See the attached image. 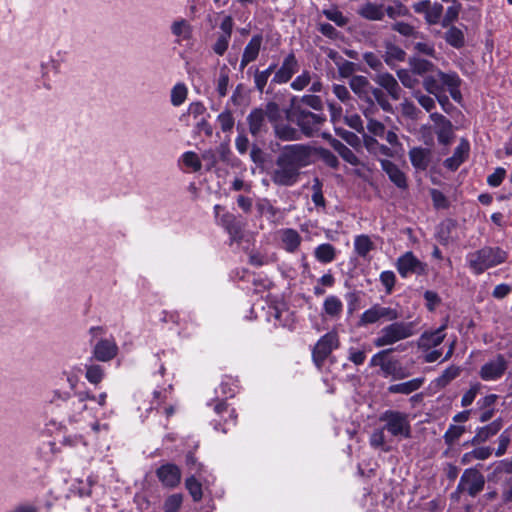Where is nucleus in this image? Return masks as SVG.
Segmentation results:
<instances>
[{"mask_svg": "<svg viewBox=\"0 0 512 512\" xmlns=\"http://www.w3.org/2000/svg\"><path fill=\"white\" fill-rule=\"evenodd\" d=\"M229 84V70L227 66H223L219 72V78L217 81V92L220 97H225L228 91Z\"/></svg>", "mask_w": 512, "mask_h": 512, "instance_id": "obj_60", "label": "nucleus"}, {"mask_svg": "<svg viewBox=\"0 0 512 512\" xmlns=\"http://www.w3.org/2000/svg\"><path fill=\"white\" fill-rule=\"evenodd\" d=\"M401 113L405 118H408L410 120H418L422 114L421 110L416 107V105L405 99L401 104Z\"/></svg>", "mask_w": 512, "mask_h": 512, "instance_id": "obj_51", "label": "nucleus"}, {"mask_svg": "<svg viewBox=\"0 0 512 512\" xmlns=\"http://www.w3.org/2000/svg\"><path fill=\"white\" fill-rule=\"evenodd\" d=\"M314 256L320 263H331L337 256V250L332 244L323 243L314 249Z\"/></svg>", "mask_w": 512, "mask_h": 512, "instance_id": "obj_31", "label": "nucleus"}, {"mask_svg": "<svg viewBox=\"0 0 512 512\" xmlns=\"http://www.w3.org/2000/svg\"><path fill=\"white\" fill-rule=\"evenodd\" d=\"M387 14V16L390 19H396L398 17H406L410 15V11L408 7H406L402 2L399 0H394V5H390L385 7L384 6V15Z\"/></svg>", "mask_w": 512, "mask_h": 512, "instance_id": "obj_41", "label": "nucleus"}, {"mask_svg": "<svg viewBox=\"0 0 512 512\" xmlns=\"http://www.w3.org/2000/svg\"><path fill=\"white\" fill-rule=\"evenodd\" d=\"M493 471L488 475V481L499 482L503 474H512V457L495 462Z\"/></svg>", "mask_w": 512, "mask_h": 512, "instance_id": "obj_30", "label": "nucleus"}, {"mask_svg": "<svg viewBox=\"0 0 512 512\" xmlns=\"http://www.w3.org/2000/svg\"><path fill=\"white\" fill-rule=\"evenodd\" d=\"M447 31L444 34V39L453 48L460 49L465 45L464 32L456 26L450 25L447 27Z\"/></svg>", "mask_w": 512, "mask_h": 512, "instance_id": "obj_32", "label": "nucleus"}, {"mask_svg": "<svg viewBox=\"0 0 512 512\" xmlns=\"http://www.w3.org/2000/svg\"><path fill=\"white\" fill-rule=\"evenodd\" d=\"M461 9L462 6L457 1L456 3H453V5L449 6L446 9V13L441 20L442 27H449L450 25H452V23L458 19Z\"/></svg>", "mask_w": 512, "mask_h": 512, "instance_id": "obj_49", "label": "nucleus"}, {"mask_svg": "<svg viewBox=\"0 0 512 512\" xmlns=\"http://www.w3.org/2000/svg\"><path fill=\"white\" fill-rule=\"evenodd\" d=\"M381 370L385 376H393L396 379L403 378L405 375L398 361L386 359Z\"/></svg>", "mask_w": 512, "mask_h": 512, "instance_id": "obj_45", "label": "nucleus"}, {"mask_svg": "<svg viewBox=\"0 0 512 512\" xmlns=\"http://www.w3.org/2000/svg\"><path fill=\"white\" fill-rule=\"evenodd\" d=\"M437 70L436 69L434 72L435 74L432 75H426L423 79V82H422V85L424 87V89L429 93V94H432V95H435L437 96V94L439 93H442L443 92V87H442V84H441V80H439V77L437 76Z\"/></svg>", "mask_w": 512, "mask_h": 512, "instance_id": "obj_39", "label": "nucleus"}, {"mask_svg": "<svg viewBox=\"0 0 512 512\" xmlns=\"http://www.w3.org/2000/svg\"><path fill=\"white\" fill-rule=\"evenodd\" d=\"M374 248V244L371 241L368 235H358L354 240V249L355 252L360 256L365 258L368 253Z\"/></svg>", "mask_w": 512, "mask_h": 512, "instance_id": "obj_38", "label": "nucleus"}, {"mask_svg": "<svg viewBox=\"0 0 512 512\" xmlns=\"http://www.w3.org/2000/svg\"><path fill=\"white\" fill-rule=\"evenodd\" d=\"M430 119L435 124V133L438 142L443 145L450 144L453 138V125L451 121L444 115L434 112L430 113Z\"/></svg>", "mask_w": 512, "mask_h": 512, "instance_id": "obj_13", "label": "nucleus"}, {"mask_svg": "<svg viewBox=\"0 0 512 512\" xmlns=\"http://www.w3.org/2000/svg\"><path fill=\"white\" fill-rule=\"evenodd\" d=\"M185 486L195 502L202 499V485L194 476L186 479Z\"/></svg>", "mask_w": 512, "mask_h": 512, "instance_id": "obj_54", "label": "nucleus"}, {"mask_svg": "<svg viewBox=\"0 0 512 512\" xmlns=\"http://www.w3.org/2000/svg\"><path fill=\"white\" fill-rule=\"evenodd\" d=\"M357 14L368 21H382L384 19V5L368 1L357 9Z\"/></svg>", "mask_w": 512, "mask_h": 512, "instance_id": "obj_25", "label": "nucleus"}, {"mask_svg": "<svg viewBox=\"0 0 512 512\" xmlns=\"http://www.w3.org/2000/svg\"><path fill=\"white\" fill-rule=\"evenodd\" d=\"M171 33L182 40H187L191 37L192 26L186 19L181 18L171 24Z\"/></svg>", "mask_w": 512, "mask_h": 512, "instance_id": "obj_36", "label": "nucleus"}, {"mask_svg": "<svg viewBox=\"0 0 512 512\" xmlns=\"http://www.w3.org/2000/svg\"><path fill=\"white\" fill-rule=\"evenodd\" d=\"M414 334V326L412 322L392 321L391 324L384 326L374 339L376 347H384L393 345L396 342L407 339Z\"/></svg>", "mask_w": 512, "mask_h": 512, "instance_id": "obj_5", "label": "nucleus"}, {"mask_svg": "<svg viewBox=\"0 0 512 512\" xmlns=\"http://www.w3.org/2000/svg\"><path fill=\"white\" fill-rule=\"evenodd\" d=\"M325 17L334 22L339 27H344L348 23V18L343 15L341 11L336 8L323 10Z\"/></svg>", "mask_w": 512, "mask_h": 512, "instance_id": "obj_59", "label": "nucleus"}, {"mask_svg": "<svg viewBox=\"0 0 512 512\" xmlns=\"http://www.w3.org/2000/svg\"><path fill=\"white\" fill-rule=\"evenodd\" d=\"M465 432V426L451 424L443 435L446 445L453 446Z\"/></svg>", "mask_w": 512, "mask_h": 512, "instance_id": "obj_42", "label": "nucleus"}, {"mask_svg": "<svg viewBox=\"0 0 512 512\" xmlns=\"http://www.w3.org/2000/svg\"><path fill=\"white\" fill-rule=\"evenodd\" d=\"M408 156L416 170L425 171L430 165L432 152L428 148L413 147L409 150Z\"/></svg>", "mask_w": 512, "mask_h": 512, "instance_id": "obj_20", "label": "nucleus"}, {"mask_svg": "<svg viewBox=\"0 0 512 512\" xmlns=\"http://www.w3.org/2000/svg\"><path fill=\"white\" fill-rule=\"evenodd\" d=\"M286 119L295 124L301 135L306 137H314L319 133L326 123L324 113H314L307 108L295 104V98L291 101V107L285 112Z\"/></svg>", "mask_w": 512, "mask_h": 512, "instance_id": "obj_2", "label": "nucleus"}, {"mask_svg": "<svg viewBox=\"0 0 512 512\" xmlns=\"http://www.w3.org/2000/svg\"><path fill=\"white\" fill-rule=\"evenodd\" d=\"M217 122L219 123L222 132L231 133L235 125V118L232 111L230 109L222 111L217 116Z\"/></svg>", "mask_w": 512, "mask_h": 512, "instance_id": "obj_43", "label": "nucleus"}, {"mask_svg": "<svg viewBox=\"0 0 512 512\" xmlns=\"http://www.w3.org/2000/svg\"><path fill=\"white\" fill-rule=\"evenodd\" d=\"M221 225L230 235L231 241L240 242L243 239L244 224L233 214L226 213L220 219Z\"/></svg>", "mask_w": 512, "mask_h": 512, "instance_id": "obj_19", "label": "nucleus"}, {"mask_svg": "<svg viewBox=\"0 0 512 512\" xmlns=\"http://www.w3.org/2000/svg\"><path fill=\"white\" fill-rule=\"evenodd\" d=\"M263 37L260 34L254 35L245 46L240 61V69L243 70L249 63L255 61L259 55Z\"/></svg>", "mask_w": 512, "mask_h": 512, "instance_id": "obj_21", "label": "nucleus"}, {"mask_svg": "<svg viewBox=\"0 0 512 512\" xmlns=\"http://www.w3.org/2000/svg\"><path fill=\"white\" fill-rule=\"evenodd\" d=\"M437 76L441 80L442 87L446 86L448 90L459 87L461 84V79L455 72L444 73L441 70H437Z\"/></svg>", "mask_w": 512, "mask_h": 512, "instance_id": "obj_50", "label": "nucleus"}, {"mask_svg": "<svg viewBox=\"0 0 512 512\" xmlns=\"http://www.w3.org/2000/svg\"><path fill=\"white\" fill-rule=\"evenodd\" d=\"M369 98L374 102V104L377 103L383 111L390 112L392 110V105L381 88L371 86ZM375 111L376 107L374 106V112Z\"/></svg>", "mask_w": 512, "mask_h": 512, "instance_id": "obj_35", "label": "nucleus"}, {"mask_svg": "<svg viewBox=\"0 0 512 512\" xmlns=\"http://www.w3.org/2000/svg\"><path fill=\"white\" fill-rule=\"evenodd\" d=\"M406 52L395 44H388L385 51V62L391 66L394 61H404Z\"/></svg>", "mask_w": 512, "mask_h": 512, "instance_id": "obj_40", "label": "nucleus"}, {"mask_svg": "<svg viewBox=\"0 0 512 512\" xmlns=\"http://www.w3.org/2000/svg\"><path fill=\"white\" fill-rule=\"evenodd\" d=\"M324 312L333 318H338L343 310V304L341 300L336 296H328L323 303Z\"/></svg>", "mask_w": 512, "mask_h": 512, "instance_id": "obj_37", "label": "nucleus"}, {"mask_svg": "<svg viewBox=\"0 0 512 512\" xmlns=\"http://www.w3.org/2000/svg\"><path fill=\"white\" fill-rule=\"evenodd\" d=\"M508 368V362L502 354H498L494 360L485 363L479 376L484 381H495L500 379Z\"/></svg>", "mask_w": 512, "mask_h": 512, "instance_id": "obj_11", "label": "nucleus"}, {"mask_svg": "<svg viewBox=\"0 0 512 512\" xmlns=\"http://www.w3.org/2000/svg\"><path fill=\"white\" fill-rule=\"evenodd\" d=\"M279 238L283 249L289 253H295L302 242L301 235L293 228L281 229L279 231Z\"/></svg>", "mask_w": 512, "mask_h": 512, "instance_id": "obj_23", "label": "nucleus"}, {"mask_svg": "<svg viewBox=\"0 0 512 512\" xmlns=\"http://www.w3.org/2000/svg\"><path fill=\"white\" fill-rule=\"evenodd\" d=\"M187 87L183 83L176 84L171 90V103L173 106H180L187 98Z\"/></svg>", "mask_w": 512, "mask_h": 512, "instance_id": "obj_52", "label": "nucleus"}, {"mask_svg": "<svg viewBox=\"0 0 512 512\" xmlns=\"http://www.w3.org/2000/svg\"><path fill=\"white\" fill-rule=\"evenodd\" d=\"M373 114L374 109L370 112V116L366 117L368 119L367 130L374 136L383 137L386 128L382 122L372 118Z\"/></svg>", "mask_w": 512, "mask_h": 512, "instance_id": "obj_62", "label": "nucleus"}, {"mask_svg": "<svg viewBox=\"0 0 512 512\" xmlns=\"http://www.w3.org/2000/svg\"><path fill=\"white\" fill-rule=\"evenodd\" d=\"M295 104H299L301 106L306 105L315 110V113H323V102L317 95H303L298 102L295 101Z\"/></svg>", "mask_w": 512, "mask_h": 512, "instance_id": "obj_47", "label": "nucleus"}, {"mask_svg": "<svg viewBox=\"0 0 512 512\" xmlns=\"http://www.w3.org/2000/svg\"><path fill=\"white\" fill-rule=\"evenodd\" d=\"M374 82L395 101L401 98L402 89L397 79L389 72H381L375 75Z\"/></svg>", "mask_w": 512, "mask_h": 512, "instance_id": "obj_15", "label": "nucleus"}, {"mask_svg": "<svg viewBox=\"0 0 512 512\" xmlns=\"http://www.w3.org/2000/svg\"><path fill=\"white\" fill-rule=\"evenodd\" d=\"M443 5L438 3V2H435V3H431V5L429 6L428 10H427V13L426 15L424 16L425 17V21L427 24L429 25H434V24H437V23H441V17H442V14H443Z\"/></svg>", "mask_w": 512, "mask_h": 512, "instance_id": "obj_46", "label": "nucleus"}, {"mask_svg": "<svg viewBox=\"0 0 512 512\" xmlns=\"http://www.w3.org/2000/svg\"><path fill=\"white\" fill-rule=\"evenodd\" d=\"M256 208L261 216L266 215L269 218H275L279 213V209L274 207L272 203L266 198L260 199L256 203Z\"/></svg>", "mask_w": 512, "mask_h": 512, "instance_id": "obj_56", "label": "nucleus"}, {"mask_svg": "<svg viewBox=\"0 0 512 512\" xmlns=\"http://www.w3.org/2000/svg\"><path fill=\"white\" fill-rule=\"evenodd\" d=\"M312 201L313 203L318 206L324 208L326 205L325 198L323 196L322 192V183L318 178H315L312 185Z\"/></svg>", "mask_w": 512, "mask_h": 512, "instance_id": "obj_63", "label": "nucleus"}, {"mask_svg": "<svg viewBox=\"0 0 512 512\" xmlns=\"http://www.w3.org/2000/svg\"><path fill=\"white\" fill-rule=\"evenodd\" d=\"M396 266L402 277H407L410 274L423 275L426 273L427 267L410 251L398 258Z\"/></svg>", "mask_w": 512, "mask_h": 512, "instance_id": "obj_10", "label": "nucleus"}, {"mask_svg": "<svg viewBox=\"0 0 512 512\" xmlns=\"http://www.w3.org/2000/svg\"><path fill=\"white\" fill-rule=\"evenodd\" d=\"M266 119H268L273 125L279 123L281 119V109L276 102H268L264 109H262Z\"/></svg>", "mask_w": 512, "mask_h": 512, "instance_id": "obj_55", "label": "nucleus"}, {"mask_svg": "<svg viewBox=\"0 0 512 512\" xmlns=\"http://www.w3.org/2000/svg\"><path fill=\"white\" fill-rule=\"evenodd\" d=\"M156 475L159 481L166 487H176L181 480V471L178 466L172 463H167L160 466Z\"/></svg>", "mask_w": 512, "mask_h": 512, "instance_id": "obj_16", "label": "nucleus"}, {"mask_svg": "<svg viewBox=\"0 0 512 512\" xmlns=\"http://www.w3.org/2000/svg\"><path fill=\"white\" fill-rule=\"evenodd\" d=\"M391 29L406 38L425 39V35L423 33L419 32L413 25L403 21L393 23L391 25Z\"/></svg>", "mask_w": 512, "mask_h": 512, "instance_id": "obj_34", "label": "nucleus"}, {"mask_svg": "<svg viewBox=\"0 0 512 512\" xmlns=\"http://www.w3.org/2000/svg\"><path fill=\"white\" fill-rule=\"evenodd\" d=\"M502 428V420L496 419L490 424L477 429L475 436L470 440L465 442L464 446H477L481 443L486 442L491 437L495 436Z\"/></svg>", "mask_w": 512, "mask_h": 512, "instance_id": "obj_17", "label": "nucleus"}, {"mask_svg": "<svg viewBox=\"0 0 512 512\" xmlns=\"http://www.w3.org/2000/svg\"><path fill=\"white\" fill-rule=\"evenodd\" d=\"M86 379L92 384H99L104 377V369L97 364L86 367Z\"/></svg>", "mask_w": 512, "mask_h": 512, "instance_id": "obj_57", "label": "nucleus"}, {"mask_svg": "<svg viewBox=\"0 0 512 512\" xmlns=\"http://www.w3.org/2000/svg\"><path fill=\"white\" fill-rule=\"evenodd\" d=\"M383 423V429L391 436L398 439H408L411 437V424L409 415L398 410H386L380 417Z\"/></svg>", "mask_w": 512, "mask_h": 512, "instance_id": "obj_4", "label": "nucleus"}, {"mask_svg": "<svg viewBox=\"0 0 512 512\" xmlns=\"http://www.w3.org/2000/svg\"><path fill=\"white\" fill-rule=\"evenodd\" d=\"M400 317V313L396 308L390 306H382L380 304H374L369 309L365 310L357 325L359 327H365L371 324H375L379 321L392 322Z\"/></svg>", "mask_w": 512, "mask_h": 512, "instance_id": "obj_6", "label": "nucleus"}, {"mask_svg": "<svg viewBox=\"0 0 512 512\" xmlns=\"http://www.w3.org/2000/svg\"><path fill=\"white\" fill-rule=\"evenodd\" d=\"M371 83L367 77L362 75L352 76L349 80V87L358 99L367 104V107L363 110L365 117L370 116V112L374 109V102L369 98V91Z\"/></svg>", "mask_w": 512, "mask_h": 512, "instance_id": "obj_8", "label": "nucleus"}, {"mask_svg": "<svg viewBox=\"0 0 512 512\" xmlns=\"http://www.w3.org/2000/svg\"><path fill=\"white\" fill-rule=\"evenodd\" d=\"M315 154L328 167L338 169L339 160L330 150L309 144H289L280 149L275 159V166L270 172L271 181L277 186H294L300 179L301 169L313 163Z\"/></svg>", "mask_w": 512, "mask_h": 512, "instance_id": "obj_1", "label": "nucleus"}, {"mask_svg": "<svg viewBox=\"0 0 512 512\" xmlns=\"http://www.w3.org/2000/svg\"><path fill=\"white\" fill-rule=\"evenodd\" d=\"M183 497L181 494H172L164 502V512H177L182 505Z\"/></svg>", "mask_w": 512, "mask_h": 512, "instance_id": "obj_64", "label": "nucleus"}, {"mask_svg": "<svg viewBox=\"0 0 512 512\" xmlns=\"http://www.w3.org/2000/svg\"><path fill=\"white\" fill-rule=\"evenodd\" d=\"M266 117L262 112V108L253 109L247 116L249 132L252 136L257 137L261 133L267 131Z\"/></svg>", "mask_w": 512, "mask_h": 512, "instance_id": "obj_24", "label": "nucleus"}, {"mask_svg": "<svg viewBox=\"0 0 512 512\" xmlns=\"http://www.w3.org/2000/svg\"><path fill=\"white\" fill-rule=\"evenodd\" d=\"M299 69V62L293 52L289 53L283 60L280 68L275 72L271 83L284 84L291 80Z\"/></svg>", "mask_w": 512, "mask_h": 512, "instance_id": "obj_12", "label": "nucleus"}, {"mask_svg": "<svg viewBox=\"0 0 512 512\" xmlns=\"http://www.w3.org/2000/svg\"><path fill=\"white\" fill-rule=\"evenodd\" d=\"M314 75L308 70H303L290 84L291 88L295 91H302L313 80Z\"/></svg>", "mask_w": 512, "mask_h": 512, "instance_id": "obj_53", "label": "nucleus"}, {"mask_svg": "<svg viewBox=\"0 0 512 512\" xmlns=\"http://www.w3.org/2000/svg\"><path fill=\"white\" fill-rule=\"evenodd\" d=\"M384 432L385 429H383V427L380 429H375L370 435L369 442L373 448L388 452L390 447L386 443Z\"/></svg>", "mask_w": 512, "mask_h": 512, "instance_id": "obj_44", "label": "nucleus"}, {"mask_svg": "<svg viewBox=\"0 0 512 512\" xmlns=\"http://www.w3.org/2000/svg\"><path fill=\"white\" fill-rule=\"evenodd\" d=\"M323 137L329 140L331 147L342 157L344 161L353 166L360 164V161L355 153L340 140L333 138L329 134H323Z\"/></svg>", "mask_w": 512, "mask_h": 512, "instance_id": "obj_26", "label": "nucleus"}, {"mask_svg": "<svg viewBox=\"0 0 512 512\" xmlns=\"http://www.w3.org/2000/svg\"><path fill=\"white\" fill-rule=\"evenodd\" d=\"M380 162L382 170L388 175L390 181L393 182L398 188L406 189L408 184L405 173L390 160L383 159Z\"/></svg>", "mask_w": 512, "mask_h": 512, "instance_id": "obj_22", "label": "nucleus"}, {"mask_svg": "<svg viewBox=\"0 0 512 512\" xmlns=\"http://www.w3.org/2000/svg\"><path fill=\"white\" fill-rule=\"evenodd\" d=\"M409 65L411 67L412 73L419 76H425L426 74L434 72L437 69L431 61L418 57L410 58Z\"/></svg>", "mask_w": 512, "mask_h": 512, "instance_id": "obj_33", "label": "nucleus"}, {"mask_svg": "<svg viewBox=\"0 0 512 512\" xmlns=\"http://www.w3.org/2000/svg\"><path fill=\"white\" fill-rule=\"evenodd\" d=\"M484 486V475L477 468H467L460 477L456 493H466L470 497H476L483 491Z\"/></svg>", "mask_w": 512, "mask_h": 512, "instance_id": "obj_7", "label": "nucleus"}, {"mask_svg": "<svg viewBox=\"0 0 512 512\" xmlns=\"http://www.w3.org/2000/svg\"><path fill=\"white\" fill-rule=\"evenodd\" d=\"M444 328L445 327L442 326L435 331L423 333L419 339V346L421 348L430 349L440 345L445 338Z\"/></svg>", "mask_w": 512, "mask_h": 512, "instance_id": "obj_28", "label": "nucleus"}, {"mask_svg": "<svg viewBox=\"0 0 512 512\" xmlns=\"http://www.w3.org/2000/svg\"><path fill=\"white\" fill-rule=\"evenodd\" d=\"M88 397V392H83L77 394L76 397L70 400L72 417L75 418L77 415H80L83 411L87 409L86 400Z\"/></svg>", "mask_w": 512, "mask_h": 512, "instance_id": "obj_48", "label": "nucleus"}, {"mask_svg": "<svg viewBox=\"0 0 512 512\" xmlns=\"http://www.w3.org/2000/svg\"><path fill=\"white\" fill-rule=\"evenodd\" d=\"M508 253L500 247L484 246L467 255V265L475 274L480 275L486 270L507 261Z\"/></svg>", "mask_w": 512, "mask_h": 512, "instance_id": "obj_3", "label": "nucleus"}, {"mask_svg": "<svg viewBox=\"0 0 512 512\" xmlns=\"http://www.w3.org/2000/svg\"><path fill=\"white\" fill-rule=\"evenodd\" d=\"M470 152V144L468 140L462 138L460 143L455 148L453 155L444 161V166L451 170L455 171L459 168V166L468 158Z\"/></svg>", "mask_w": 512, "mask_h": 512, "instance_id": "obj_18", "label": "nucleus"}, {"mask_svg": "<svg viewBox=\"0 0 512 512\" xmlns=\"http://www.w3.org/2000/svg\"><path fill=\"white\" fill-rule=\"evenodd\" d=\"M424 382L423 378H414L407 382L398 383L389 386L388 391L393 394H404L408 395L416 390H418Z\"/></svg>", "mask_w": 512, "mask_h": 512, "instance_id": "obj_29", "label": "nucleus"}, {"mask_svg": "<svg viewBox=\"0 0 512 512\" xmlns=\"http://www.w3.org/2000/svg\"><path fill=\"white\" fill-rule=\"evenodd\" d=\"M336 66L340 77L351 78L352 76H355L354 72L357 70V67L354 62L340 59V61H336Z\"/></svg>", "mask_w": 512, "mask_h": 512, "instance_id": "obj_58", "label": "nucleus"}, {"mask_svg": "<svg viewBox=\"0 0 512 512\" xmlns=\"http://www.w3.org/2000/svg\"><path fill=\"white\" fill-rule=\"evenodd\" d=\"M339 345L338 336L336 333H326L323 335L312 351L313 361L318 367H321L331 352Z\"/></svg>", "mask_w": 512, "mask_h": 512, "instance_id": "obj_9", "label": "nucleus"}, {"mask_svg": "<svg viewBox=\"0 0 512 512\" xmlns=\"http://www.w3.org/2000/svg\"><path fill=\"white\" fill-rule=\"evenodd\" d=\"M275 136L282 141H298L301 139L299 129L288 123H275L273 125Z\"/></svg>", "mask_w": 512, "mask_h": 512, "instance_id": "obj_27", "label": "nucleus"}, {"mask_svg": "<svg viewBox=\"0 0 512 512\" xmlns=\"http://www.w3.org/2000/svg\"><path fill=\"white\" fill-rule=\"evenodd\" d=\"M412 96L427 112H431L436 106L435 100L431 96L422 93L420 90L414 91Z\"/></svg>", "mask_w": 512, "mask_h": 512, "instance_id": "obj_61", "label": "nucleus"}, {"mask_svg": "<svg viewBox=\"0 0 512 512\" xmlns=\"http://www.w3.org/2000/svg\"><path fill=\"white\" fill-rule=\"evenodd\" d=\"M93 356L101 362H109L118 354V346L113 337L100 339L93 347Z\"/></svg>", "mask_w": 512, "mask_h": 512, "instance_id": "obj_14", "label": "nucleus"}]
</instances>
